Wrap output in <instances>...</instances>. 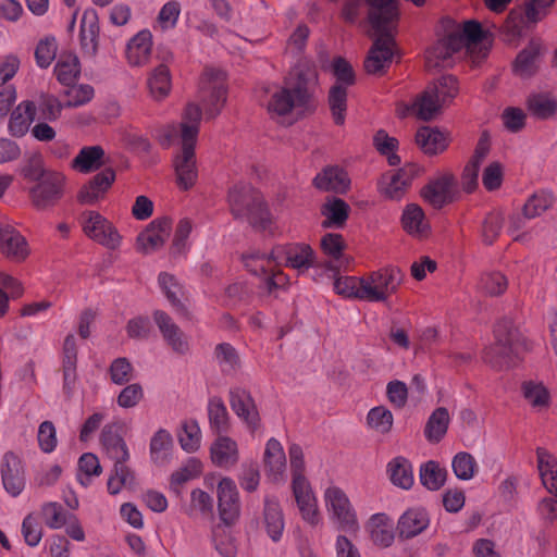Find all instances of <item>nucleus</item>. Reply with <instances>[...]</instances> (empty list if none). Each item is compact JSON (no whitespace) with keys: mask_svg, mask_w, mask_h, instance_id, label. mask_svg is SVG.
<instances>
[{"mask_svg":"<svg viewBox=\"0 0 557 557\" xmlns=\"http://www.w3.org/2000/svg\"><path fill=\"white\" fill-rule=\"evenodd\" d=\"M243 261L251 274L260 277L261 286L269 293L287 284V275L281 270V265L302 274L317 263L313 249L305 243L276 245L270 255L252 251L245 255Z\"/></svg>","mask_w":557,"mask_h":557,"instance_id":"nucleus-1","label":"nucleus"},{"mask_svg":"<svg viewBox=\"0 0 557 557\" xmlns=\"http://www.w3.org/2000/svg\"><path fill=\"white\" fill-rule=\"evenodd\" d=\"M364 1L368 5V20L374 33L364 69L369 74H382L389 67L396 52L395 33L399 12L396 0Z\"/></svg>","mask_w":557,"mask_h":557,"instance_id":"nucleus-2","label":"nucleus"},{"mask_svg":"<svg viewBox=\"0 0 557 557\" xmlns=\"http://www.w3.org/2000/svg\"><path fill=\"white\" fill-rule=\"evenodd\" d=\"M200 119L201 108L195 103H189L185 109L182 123L169 125L161 137L163 146H170L176 137L181 138V149L173 159L175 180L181 190H189L198 180L195 147Z\"/></svg>","mask_w":557,"mask_h":557,"instance_id":"nucleus-3","label":"nucleus"},{"mask_svg":"<svg viewBox=\"0 0 557 557\" xmlns=\"http://www.w3.org/2000/svg\"><path fill=\"white\" fill-rule=\"evenodd\" d=\"M495 344L485 348L483 360L493 369L504 370L513 364L523 345L522 335L510 315L499 318L494 327Z\"/></svg>","mask_w":557,"mask_h":557,"instance_id":"nucleus-4","label":"nucleus"},{"mask_svg":"<svg viewBox=\"0 0 557 557\" xmlns=\"http://www.w3.org/2000/svg\"><path fill=\"white\" fill-rule=\"evenodd\" d=\"M228 203L236 218L247 219L252 226L261 231H270L271 214L260 193L250 184H235L228 191Z\"/></svg>","mask_w":557,"mask_h":557,"instance_id":"nucleus-5","label":"nucleus"},{"mask_svg":"<svg viewBox=\"0 0 557 557\" xmlns=\"http://www.w3.org/2000/svg\"><path fill=\"white\" fill-rule=\"evenodd\" d=\"M403 277V272L398 268L387 267L359 281L347 278L346 282L354 283L357 298L371 302H385L398 290Z\"/></svg>","mask_w":557,"mask_h":557,"instance_id":"nucleus-6","label":"nucleus"},{"mask_svg":"<svg viewBox=\"0 0 557 557\" xmlns=\"http://www.w3.org/2000/svg\"><path fill=\"white\" fill-rule=\"evenodd\" d=\"M457 92L456 77L444 75L418 95L413 102L405 108V112L421 120H431L443 104L456 97Z\"/></svg>","mask_w":557,"mask_h":557,"instance_id":"nucleus-7","label":"nucleus"},{"mask_svg":"<svg viewBox=\"0 0 557 557\" xmlns=\"http://www.w3.org/2000/svg\"><path fill=\"white\" fill-rule=\"evenodd\" d=\"M226 75L222 70L206 69L199 86V99L208 119L220 114L226 102Z\"/></svg>","mask_w":557,"mask_h":557,"instance_id":"nucleus-8","label":"nucleus"},{"mask_svg":"<svg viewBox=\"0 0 557 557\" xmlns=\"http://www.w3.org/2000/svg\"><path fill=\"white\" fill-rule=\"evenodd\" d=\"M324 500L331 519L339 531L356 534L359 522L356 510L345 492L337 486H329L324 492Z\"/></svg>","mask_w":557,"mask_h":557,"instance_id":"nucleus-9","label":"nucleus"},{"mask_svg":"<svg viewBox=\"0 0 557 557\" xmlns=\"http://www.w3.org/2000/svg\"><path fill=\"white\" fill-rule=\"evenodd\" d=\"M84 234L109 250H116L122 245V235L106 216L97 211H85L81 218Z\"/></svg>","mask_w":557,"mask_h":557,"instance_id":"nucleus-10","label":"nucleus"},{"mask_svg":"<svg viewBox=\"0 0 557 557\" xmlns=\"http://www.w3.org/2000/svg\"><path fill=\"white\" fill-rule=\"evenodd\" d=\"M65 176L57 171L49 172L29 189V198L38 210L55 206L64 195Z\"/></svg>","mask_w":557,"mask_h":557,"instance_id":"nucleus-11","label":"nucleus"},{"mask_svg":"<svg viewBox=\"0 0 557 557\" xmlns=\"http://www.w3.org/2000/svg\"><path fill=\"white\" fill-rule=\"evenodd\" d=\"M421 196L434 209H441L458 199L457 178L449 172L440 174L422 188Z\"/></svg>","mask_w":557,"mask_h":557,"instance_id":"nucleus-12","label":"nucleus"},{"mask_svg":"<svg viewBox=\"0 0 557 557\" xmlns=\"http://www.w3.org/2000/svg\"><path fill=\"white\" fill-rule=\"evenodd\" d=\"M308 100L307 87L298 83L294 87H284L275 91L268 103V110L272 116H286L294 110L304 108Z\"/></svg>","mask_w":557,"mask_h":557,"instance_id":"nucleus-13","label":"nucleus"},{"mask_svg":"<svg viewBox=\"0 0 557 557\" xmlns=\"http://www.w3.org/2000/svg\"><path fill=\"white\" fill-rule=\"evenodd\" d=\"M123 431L124 422L115 420L107 423L100 434L102 449L113 463H126L131 456Z\"/></svg>","mask_w":557,"mask_h":557,"instance_id":"nucleus-14","label":"nucleus"},{"mask_svg":"<svg viewBox=\"0 0 557 557\" xmlns=\"http://www.w3.org/2000/svg\"><path fill=\"white\" fill-rule=\"evenodd\" d=\"M3 488L12 497L18 496L25 488V467L22 458L13 451H7L0 462Z\"/></svg>","mask_w":557,"mask_h":557,"instance_id":"nucleus-15","label":"nucleus"},{"mask_svg":"<svg viewBox=\"0 0 557 557\" xmlns=\"http://www.w3.org/2000/svg\"><path fill=\"white\" fill-rule=\"evenodd\" d=\"M216 497L220 519L232 524L240 512L239 493L233 479L226 476L218 483Z\"/></svg>","mask_w":557,"mask_h":557,"instance_id":"nucleus-16","label":"nucleus"},{"mask_svg":"<svg viewBox=\"0 0 557 557\" xmlns=\"http://www.w3.org/2000/svg\"><path fill=\"white\" fill-rule=\"evenodd\" d=\"M292 486L302 519L311 525L318 524L320 518L317 498L307 479L304 475H297L293 478Z\"/></svg>","mask_w":557,"mask_h":557,"instance_id":"nucleus-17","label":"nucleus"},{"mask_svg":"<svg viewBox=\"0 0 557 557\" xmlns=\"http://www.w3.org/2000/svg\"><path fill=\"white\" fill-rule=\"evenodd\" d=\"M0 251L14 261H23L29 255L26 238L7 222H0Z\"/></svg>","mask_w":557,"mask_h":557,"instance_id":"nucleus-18","label":"nucleus"},{"mask_svg":"<svg viewBox=\"0 0 557 557\" xmlns=\"http://www.w3.org/2000/svg\"><path fill=\"white\" fill-rule=\"evenodd\" d=\"M230 405L236 416L242 419L251 431L258 429L260 421L259 412L248 391L240 387L231 388Z\"/></svg>","mask_w":557,"mask_h":557,"instance_id":"nucleus-19","label":"nucleus"},{"mask_svg":"<svg viewBox=\"0 0 557 557\" xmlns=\"http://www.w3.org/2000/svg\"><path fill=\"white\" fill-rule=\"evenodd\" d=\"M169 218L156 219L137 236V247L145 253H150L161 248L168 239L171 231Z\"/></svg>","mask_w":557,"mask_h":557,"instance_id":"nucleus-20","label":"nucleus"},{"mask_svg":"<svg viewBox=\"0 0 557 557\" xmlns=\"http://www.w3.org/2000/svg\"><path fill=\"white\" fill-rule=\"evenodd\" d=\"M460 39L448 33L438 39L425 54V64L429 69L447 67L453 64V55L460 51Z\"/></svg>","mask_w":557,"mask_h":557,"instance_id":"nucleus-21","label":"nucleus"},{"mask_svg":"<svg viewBox=\"0 0 557 557\" xmlns=\"http://www.w3.org/2000/svg\"><path fill=\"white\" fill-rule=\"evenodd\" d=\"M115 180L112 169H104L97 173L87 184L82 186L77 194V201L82 205H94L109 190Z\"/></svg>","mask_w":557,"mask_h":557,"instance_id":"nucleus-22","label":"nucleus"},{"mask_svg":"<svg viewBox=\"0 0 557 557\" xmlns=\"http://www.w3.org/2000/svg\"><path fill=\"white\" fill-rule=\"evenodd\" d=\"M421 172V166L416 163L405 164L388 176V182L384 187L385 196L393 200L401 199L411 186L412 181L418 177Z\"/></svg>","mask_w":557,"mask_h":557,"instance_id":"nucleus-23","label":"nucleus"},{"mask_svg":"<svg viewBox=\"0 0 557 557\" xmlns=\"http://www.w3.org/2000/svg\"><path fill=\"white\" fill-rule=\"evenodd\" d=\"M349 184L347 172L337 165L326 166L313 178V185L324 191L342 194L348 189Z\"/></svg>","mask_w":557,"mask_h":557,"instance_id":"nucleus-24","label":"nucleus"},{"mask_svg":"<svg viewBox=\"0 0 557 557\" xmlns=\"http://www.w3.org/2000/svg\"><path fill=\"white\" fill-rule=\"evenodd\" d=\"M210 455L216 467L231 469L239 459L237 443L228 436H219L211 445Z\"/></svg>","mask_w":557,"mask_h":557,"instance_id":"nucleus-25","label":"nucleus"},{"mask_svg":"<svg viewBox=\"0 0 557 557\" xmlns=\"http://www.w3.org/2000/svg\"><path fill=\"white\" fill-rule=\"evenodd\" d=\"M264 463L269 478L272 481L283 479L286 469V457L282 444L271 437L265 444Z\"/></svg>","mask_w":557,"mask_h":557,"instance_id":"nucleus-26","label":"nucleus"},{"mask_svg":"<svg viewBox=\"0 0 557 557\" xmlns=\"http://www.w3.org/2000/svg\"><path fill=\"white\" fill-rule=\"evenodd\" d=\"M152 35L149 30H140L127 44L126 58L132 66H141L150 58Z\"/></svg>","mask_w":557,"mask_h":557,"instance_id":"nucleus-27","label":"nucleus"},{"mask_svg":"<svg viewBox=\"0 0 557 557\" xmlns=\"http://www.w3.org/2000/svg\"><path fill=\"white\" fill-rule=\"evenodd\" d=\"M403 228L413 237H425L430 232V224L424 211L417 203L407 205L401 214Z\"/></svg>","mask_w":557,"mask_h":557,"instance_id":"nucleus-28","label":"nucleus"},{"mask_svg":"<svg viewBox=\"0 0 557 557\" xmlns=\"http://www.w3.org/2000/svg\"><path fill=\"white\" fill-rule=\"evenodd\" d=\"M263 521L268 535L273 542H278L284 532L285 520L282 508L276 499L265 497Z\"/></svg>","mask_w":557,"mask_h":557,"instance_id":"nucleus-29","label":"nucleus"},{"mask_svg":"<svg viewBox=\"0 0 557 557\" xmlns=\"http://www.w3.org/2000/svg\"><path fill=\"white\" fill-rule=\"evenodd\" d=\"M104 150L101 146H85L72 160L73 170L87 174L97 171L104 164Z\"/></svg>","mask_w":557,"mask_h":557,"instance_id":"nucleus-30","label":"nucleus"},{"mask_svg":"<svg viewBox=\"0 0 557 557\" xmlns=\"http://www.w3.org/2000/svg\"><path fill=\"white\" fill-rule=\"evenodd\" d=\"M147 86L150 96L157 100L166 98L172 88V75L166 64H159L148 75Z\"/></svg>","mask_w":557,"mask_h":557,"instance_id":"nucleus-31","label":"nucleus"},{"mask_svg":"<svg viewBox=\"0 0 557 557\" xmlns=\"http://www.w3.org/2000/svg\"><path fill=\"white\" fill-rule=\"evenodd\" d=\"M416 143L424 153L430 156L443 152L448 145L446 135L430 126H422L417 131Z\"/></svg>","mask_w":557,"mask_h":557,"instance_id":"nucleus-32","label":"nucleus"},{"mask_svg":"<svg viewBox=\"0 0 557 557\" xmlns=\"http://www.w3.org/2000/svg\"><path fill=\"white\" fill-rule=\"evenodd\" d=\"M366 529L375 545L388 547L394 541L393 525L385 513L372 515Z\"/></svg>","mask_w":557,"mask_h":557,"instance_id":"nucleus-33","label":"nucleus"},{"mask_svg":"<svg viewBox=\"0 0 557 557\" xmlns=\"http://www.w3.org/2000/svg\"><path fill=\"white\" fill-rule=\"evenodd\" d=\"M537 468L544 486L557 496V458L545 448L536 449Z\"/></svg>","mask_w":557,"mask_h":557,"instance_id":"nucleus-34","label":"nucleus"},{"mask_svg":"<svg viewBox=\"0 0 557 557\" xmlns=\"http://www.w3.org/2000/svg\"><path fill=\"white\" fill-rule=\"evenodd\" d=\"M429 525V517L424 509H409L401 515L398 521L399 534L406 539L420 534Z\"/></svg>","mask_w":557,"mask_h":557,"instance_id":"nucleus-35","label":"nucleus"},{"mask_svg":"<svg viewBox=\"0 0 557 557\" xmlns=\"http://www.w3.org/2000/svg\"><path fill=\"white\" fill-rule=\"evenodd\" d=\"M322 214L325 216L323 221L324 227H343L349 216L350 207L341 198H327L321 209Z\"/></svg>","mask_w":557,"mask_h":557,"instance_id":"nucleus-36","label":"nucleus"},{"mask_svg":"<svg viewBox=\"0 0 557 557\" xmlns=\"http://www.w3.org/2000/svg\"><path fill=\"white\" fill-rule=\"evenodd\" d=\"M76 363H77V348L75 337L73 334H69L65 337L63 346V380L64 391L67 394L72 393V389L76 380Z\"/></svg>","mask_w":557,"mask_h":557,"instance_id":"nucleus-37","label":"nucleus"},{"mask_svg":"<svg viewBox=\"0 0 557 557\" xmlns=\"http://www.w3.org/2000/svg\"><path fill=\"white\" fill-rule=\"evenodd\" d=\"M36 107L32 101L21 102L12 112L9 131L13 136L25 135L35 116Z\"/></svg>","mask_w":557,"mask_h":557,"instance_id":"nucleus-38","label":"nucleus"},{"mask_svg":"<svg viewBox=\"0 0 557 557\" xmlns=\"http://www.w3.org/2000/svg\"><path fill=\"white\" fill-rule=\"evenodd\" d=\"M164 339L178 354H185L188 349L187 341L178 326L172 322L170 315H158L156 319Z\"/></svg>","mask_w":557,"mask_h":557,"instance_id":"nucleus-39","label":"nucleus"},{"mask_svg":"<svg viewBox=\"0 0 557 557\" xmlns=\"http://www.w3.org/2000/svg\"><path fill=\"white\" fill-rule=\"evenodd\" d=\"M173 437L164 429H159L151 437L149 450L150 458L157 465H165L171 458Z\"/></svg>","mask_w":557,"mask_h":557,"instance_id":"nucleus-40","label":"nucleus"},{"mask_svg":"<svg viewBox=\"0 0 557 557\" xmlns=\"http://www.w3.org/2000/svg\"><path fill=\"white\" fill-rule=\"evenodd\" d=\"M450 418L445 407L436 408L429 417L424 436L431 443H438L447 432Z\"/></svg>","mask_w":557,"mask_h":557,"instance_id":"nucleus-41","label":"nucleus"},{"mask_svg":"<svg viewBox=\"0 0 557 557\" xmlns=\"http://www.w3.org/2000/svg\"><path fill=\"white\" fill-rule=\"evenodd\" d=\"M391 481L393 484L409 490L414 482L412 466L404 457L394 458L387 466Z\"/></svg>","mask_w":557,"mask_h":557,"instance_id":"nucleus-42","label":"nucleus"},{"mask_svg":"<svg viewBox=\"0 0 557 557\" xmlns=\"http://www.w3.org/2000/svg\"><path fill=\"white\" fill-rule=\"evenodd\" d=\"M447 471L434 460L426 461L420 466L419 479L421 484L429 491L440 490L446 481Z\"/></svg>","mask_w":557,"mask_h":557,"instance_id":"nucleus-43","label":"nucleus"},{"mask_svg":"<svg viewBox=\"0 0 557 557\" xmlns=\"http://www.w3.org/2000/svg\"><path fill=\"white\" fill-rule=\"evenodd\" d=\"M541 53V46L537 42H530L516 58L515 72L522 77H530L536 72V61Z\"/></svg>","mask_w":557,"mask_h":557,"instance_id":"nucleus-44","label":"nucleus"},{"mask_svg":"<svg viewBox=\"0 0 557 557\" xmlns=\"http://www.w3.org/2000/svg\"><path fill=\"white\" fill-rule=\"evenodd\" d=\"M451 36L460 39V48H470L472 45L481 42L486 37V32L476 21H466L462 26H458L449 32Z\"/></svg>","mask_w":557,"mask_h":557,"instance_id":"nucleus-45","label":"nucleus"},{"mask_svg":"<svg viewBox=\"0 0 557 557\" xmlns=\"http://www.w3.org/2000/svg\"><path fill=\"white\" fill-rule=\"evenodd\" d=\"M79 61L77 57L72 54L61 57L54 66V74L57 79L64 86L74 85L79 76Z\"/></svg>","mask_w":557,"mask_h":557,"instance_id":"nucleus-46","label":"nucleus"},{"mask_svg":"<svg viewBox=\"0 0 557 557\" xmlns=\"http://www.w3.org/2000/svg\"><path fill=\"white\" fill-rule=\"evenodd\" d=\"M208 417L210 428L216 433H225L228 430L230 414L226 406L220 397H212L208 401Z\"/></svg>","mask_w":557,"mask_h":557,"instance_id":"nucleus-47","label":"nucleus"},{"mask_svg":"<svg viewBox=\"0 0 557 557\" xmlns=\"http://www.w3.org/2000/svg\"><path fill=\"white\" fill-rule=\"evenodd\" d=\"M347 88L333 85L329 91V106L336 125H343L347 110Z\"/></svg>","mask_w":557,"mask_h":557,"instance_id":"nucleus-48","label":"nucleus"},{"mask_svg":"<svg viewBox=\"0 0 557 557\" xmlns=\"http://www.w3.org/2000/svg\"><path fill=\"white\" fill-rule=\"evenodd\" d=\"M159 286L166 299L177 309L184 308L182 300L185 293L183 286L174 275L162 272L158 277Z\"/></svg>","mask_w":557,"mask_h":557,"instance_id":"nucleus-49","label":"nucleus"},{"mask_svg":"<svg viewBox=\"0 0 557 557\" xmlns=\"http://www.w3.org/2000/svg\"><path fill=\"white\" fill-rule=\"evenodd\" d=\"M215 360L225 374H233L240 366L236 349L228 343L219 344L214 350Z\"/></svg>","mask_w":557,"mask_h":557,"instance_id":"nucleus-50","label":"nucleus"},{"mask_svg":"<svg viewBox=\"0 0 557 557\" xmlns=\"http://www.w3.org/2000/svg\"><path fill=\"white\" fill-rule=\"evenodd\" d=\"M193 230V223L189 219H181L176 225L173 242L170 248L172 257L185 256L189 250L188 237Z\"/></svg>","mask_w":557,"mask_h":557,"instance_id":"nucleus-51","label":"nucleus"},{"mask_svg":"<svg viewBox=\"0 0 557 557\" xmlns=\"http://www.w3.org/2000/svg\"><path fill=\"white\" fill-rule=\"evenodd\" d=\"M78 470L77 480L85 487L90 485L92 476L100 475L102 471L98 457L92 453H85L81 456Z\"/></svg>","mask_w":557,"mask_h":557,"instance_id":"nucleus-52","label":"nucleus"},{"mask_svg":"<svg viewBox=\"0 0 557 557\" xmlns=\"http://www.w3.org/2000/svg\"><path fill=\"white\" fill-rule=\"evenodd\" d=\"M67 513L61 504L48 502L41 506V517L45 524L51 530L63 528L67 522Z\"/></svg>","mask_w":557,"mask_h":557,"instance_id":"nucleus-53","label":"nucleus"},{"mask_svg":"<svg viewBox=\"0 0 557 557\" xmlns=\"http://www.w3.org/2000/svg\"><path fill=\"white\" fill-rule=\"evenodd\" d=\"M529 111L539 119H547L557 110V102L546 94H535L528 99Z\"/></svg>","mask_w":557,"mask_h":557,"instance_id":"nucleus-54","label":"nucleus"},{"mask_svg":"<svg viewBox=\"0 0 557 557\" xmlns=\"http://www.w3.org/2000/svg\"><path fill=\"white\" fill-rule=\"evenodd\" d=\"M134 480V473L125 463H114L113 473L108 479V491L116 495L123 487H131Z\"/></svg>","mask_w":557,"mask_h":557,"instance_id":"nucleus-55","label":"nucleus"},{"mask_svg":"<svg viewBox=\"0 0 557 557\" xmlns=\"http://www.w3.org/2000/svg\"><path fill=\"white\" fill-rule=\"evenodd\" d=\"M201 473V463L195 458L188 459V461L174 471L171 475V482H170V488L175 492L176 494L180 493L178 487L197 478Z\"/></svg>","mask_w":557,"mask_h":557,"instance_id":"nucleus-56","label":"nucleus"},{"mask_svg":"<svg viewBox=\"0 0 557 557\" xmlns=\"http://www.w3.org/2000/svg\"><path fill=\"white\" fill-rule=\"evenodd\" d=\"M22 295L20 283L13 276L0 271V313H7L10 298Z\"/></svg>","mask_w":557,"mask_h":557,"instance_id":"nucleus-57","label":"nucleus"},{"mask_svg":"<svg viewBox=\"0 0 557 557\" xmlns=\"http://www.w3.org/2000/svg\"><path fill=\"white\" fill-rule=\"evenodd\" d=\"M201 431L195 420L184 422L178 434L181 447L187 453H194L200 447Z\"/></svg>","mask_w":557,"mask_h":557,"instance_id":"nucleus-58","label":"nucleus"},{"mask_svg":"<svg viewBox=\"0 0 557 557\" xmlns=\"http://www.w3.org/2000/svg\"><path fill=\"white\" fill-rule=\"evenodd\" d=\"M98 33L99 27L96 23H87L84 17L81 24L79 38L81 47L84 54L88 57H95L98 50Z\"/></svg>","mask_w":557,"mask_h":557,"instance_id":"nucleus-59","label":"nucleus"},{"mask_svg":"<svg viewBox=\"0 0 557 557\" xmlns=\"http://www.w3.org/2000/svg\"><path fill=\"white\" fill-rule=\"evenodd\" d=\"M553 205V195L541 190L534 193L525 202L523 213L528 219L541 215Z\"/></svg>","mask_w":557,"mask_h":557,"instance_id":"nucleus-60","label":"nucleus"},{"mask_svg":"<svg viewBox=\"0 0 557 557\" xmlns=\"http://www.w3.org/2000/svg\"><path fill=\"white\" fill-rule=\"evenodd\" d=\"M524 398L536 408H543L548 405L549 393L541 382L528 381L522 384Z\"/></svg>","mask_w":557,"mask_h":557,"instance_id":"nucleus-61","label":"nucleus"},{"mask_svg":"<svg viewBox=\"0 0 557 557\" xmlns=\"http://www.w3.org/2000/svg\"><path fill=\"white\" fill-rule=\"evenodd\" d=\"M451 467L459 480L468 481L474 476L478 465L469 453L460 451L453 458Z\"/></svg>","mask_w":557,"mask_h":557,"instance_id":"nucleus-62","label":"nucleus"},{"mask_svg":"<svg viewBox=\"0 0 557 557\" xmlns=\"http://www.w3.org/2000/svg\"><path fill=\"white\" fill-rule=\"evenodd\" d=\"M367 421L370 428L382 434L391 431L393 426V413L384 406H377L368 412Z\"/></svg>","mask_w":557,"mask_h":557,"instance_id":"nucleus-63","label":"nucleus"},{"mask_svg":"<svg viewBox=\"0 0 557 557\" xmlns=\"http://www.w3.org/2000/svg\"><path fill=\"white\" fill-rule=\"evenodd\" d=\"M50 171L45 168V162L39 153H33L25 160L21 174L25 180L37 183L48 175Z\"/></svg>","mask_w":557,"mask_h":557,"instance_id":"nucleus-64","label":"nucleus"}]
</instances>
